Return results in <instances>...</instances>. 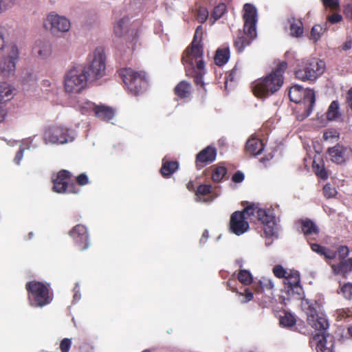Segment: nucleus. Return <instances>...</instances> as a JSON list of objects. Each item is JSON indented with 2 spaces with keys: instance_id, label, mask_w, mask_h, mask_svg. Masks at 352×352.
Segmentation results:
<instances>
[{
  "instance_id": "nucleus-12",
  "label": "nucleus",
  "mask_w": 352,
  "mask_h": 352,
  "mask_svg": "<svg viewBox=\"0 0 352 352\" xmlns=\"http://www.w3.org/2000/svg\"><path fill=\"white\" fill-rule=\"evenodd\" d=\"M85 68L91 80H97L105 75L106 55L102 47H96L89 55V64Z\"/></svg>"
},
{
  "instance_id": "nucleus-40",
  "label": "nucleus",
  "mask_w": 352,
  "mask_h": 352,
  "mask_svg": "<svg viewBox=\"0 0 352 352\" xmlns=\"http://www.w3.org/2000/svg\"><path fill=\"white\" fill-rule=\"evenodd\" d=\"M239 280L245 285H248L252 282V276L250 272L245 270H241L238 274Z\"/></svg>"
},
{
  "instance_id": "nucleus-31",
  "label": "nucleus",
  "mask_w": 352,
  "mask_h": 352,
  "mask_svg": "<svg viewBox=\"0 0 352 352\" xmlns=\"http://www.w3.org/2000/svg\"><path fill=\"white\" fill-rule=\"evenodd\" d=\"M179 168V164L177 162L167 161L165 158L162 160V166L160 169L162 175L168 177L173 174Z\"/></svg>"
},
{
  "instance_id": "nucleus-4",
  "label": "nucleus",
  "mask_w": 352,
  "mask_h": 352,
  "mask_svg": "<svg viewBox=\"0 0 352 352\" xmlns=\"http://www.w3.org/2000/svg\"><path fill=\"white\" fill-rule=\"evenodd\" d=\"M242 212L244 213L246 220L261 221L263 225L264 233L267 237H278L279 227L272 210L263 209L258 205L254 204L247 206Z\"/></svg>"
},
{
  "instance_id": "nucleus-53",
  "label": "nucleus",
  "mask_w": 352,
  "mask_h": 352,
  "mask_svg": "<svg viewBox=\"0 0 352 352\" xmlns=\"http://www.w3.org/2000/svg\"><path fill=\"white\" fill-rule=\"evenodd\" d=\"M325 7L335 10L339 6L338 0H321Z\"/></svg>"
},
{
  "instance_id": "nucleus-51",
  "label": "nucleus",
  "mask_w": 352,
  "mask_h": 352,
  "mask_svg": "<svg viewBox=\"0 0 352 352\" xmlns=\"http://www.w3.org/2000/svg\"><path fill=\"white\" fill-rule=\"evenodd\" d=\"M339 258L344 259L346 258L349 253V250L347 246L341 245L338 248V250L336 252Z\"/></svg>"
},
{
  "instance_id": "nucleus-42",
  "label": "nucleus",
  "mask_w": 352,
  "mask_h": 352,
  "mask_svg": "<svg viewBox=\"0 0 352 352\" xmlns=\"http://www.w3.org/2000/svg\"><path fill=\"white\" fill-rule=\"evenodd\" d=\"M258 283L261 289L263 291L272 290L274 287V282L268 277H262Z\"/></svg>"
},
{
  "instance_id": "nucleus-25",
  "label": "nucleus",
  "mask_w": 352,
  "mask_h": 352,
  "mask_svg": "<svg viewBox=\"0 0 352 352\" xmlns=\"http://www.w3.org/2000/svg\"><path fill=\"white\" fill-rule=\"evenodd\" d=\"M175 94L180 98L188 99L192 93V86L186 81L180 82L175 88Z\"/></svg>"
},
{
  "instance_id": "nucleus-52",
  "label": "nucleus",
  "mask_w": 352,
  "mask_h": 352,
  "mask_svg": "<svg viewBox=\"0 0 352 352\" xmlns=\"http://www.w3.org/2000/svg\"><path fill=\"white\" fill-rule=\"evenodd\" d=\"M72 345V340L64 338L60 344V349L62 352H69Z\"/></svg>"
},
{
  "instance_id": "nucleus-1",
  "label": "nucleus",
  "mask_w": 352,
  "mask_h": 352,
  "mask_svg": "<svg viewBox=\"0 0 352 352\" xmlns=\"http://www.w3.org/2000/svg\"><path fill=\"white\" fill-rule=\"evenodd\" d=\"M301 307L307 316L308 324L316 331H320L312 337L311 344L316 346L317 352H334L333 340L327 333L329 322L324 314L321 311L318 302L302 299Z\"/></svg>"
},
{
  "instance_id": "nucleus-55",
  "label": "nucleus",
  "mask_w": 352,
  "mask_h": 352,
  "mask_svg": "<svg viewBox=\"0 0 352 352\" xmlns=\"http://www.w3.org/2000/svg\"><path fill=\"white\" fill-rule=\"evenodd\" d=\"M342 19V16L338 13L333 14L332 15H329L327 16V20L331 23H337L340 21H341Z\"/></svg>"
},
{
  "instance_id": "nucleus-36",
  "label": "nucleus",
  "mask_w": 352,
  "mask_h": 352,
  "mask_svg": "<svg viewBox=\"0 0 352 352\" xmlns=\"http://www.w3.org/2000/svg\"><path fill=\"white\" fill-rule=\"evenodd\" d=\"M340 116V105L337 100H333L329 105L327 118L329 120H335Z\"/></svg>"
},
{
  "instance_id": "nucleus-56",
  "label": "nucleus",
  "mask_w": 352,
  "mask_h": 352,
  "mask_svg": "<svg viewBox=\"0 0 352 352\" xmlns=\"http://www.w3.org/2000/svg\"><path fill=\"white\" fill-rule=\"evenodd\" d=\"M244 174L242 172L237 171L233 175L232 180L234 183H241L244 180Z\"/></svg>"
},
{
  "instance_id": "nucleus-41",
  "label": "nucleus",
  "mask_w": 352,
  "mask_h": 352,
  "mask_svg": "<svg viewBox=\"0 0 352 352\" xmlns=\"http://www.w3.org/2000/svg\"><path fill=\"white\" fill-rule=\"evenodd\" d=\"M313 167L315 170V173L318 177L322 179H326L328 178V173L326 170L323 164H317L316 160L314 161Z\"/></svg>"
},
{
  "instance_id": "nucleus-10",
  "label": "nucleus",
  "mask_w": 352,
  "mask_h": 352,
  "mask_svg": "<svg viewBox=\"0 0 352 352\" xmlns=\"http://www.w3.org/2000/svg\"><path fill=\"white\" fill-rule=\"evenodd\" d=\"M28 292V300L30 306L43 307L50 304L52 297L49 294L47 287L41 282L31 281L26 284Z\"/></svg>"
},
{
  "instance_id": "nucleus-27",
  "label": "nucleus",
  "mask_w": 352,
  "mask_h": 352,
  "mask_svg": "<svg viewBox=\"0 0 352 352\" xmlns=\"http://www.w3.org/2000/svg\"><path fill=\"white\" fill-rule=\"evenodd\" d=\"M37 80V74L32 69L27 68L23 71L21 75V81L24 86H34L36 85Z\"/></svg>"
},
{
  "instance_id": "nucleus-37",
  "label": "nucleus",
  "mask_w": 352,
  "mask_h": 352,
  "mask_svg": "<svg viewBox=\"0 0 352 352\" xmlns=\"http://www.w3.org/2000/svg\"><path fill=\"white\" fill-rule=\"evenodd\" d=\"M302 230L305 235L316 234L318 232V228L316 225L309 219L302 221Z\"/></svg>"
},
{
  "instance_id": "nucleus-50",
  "label": "nucleus",
  "mask_w": 352,
  "mask_h": 352,
  "mask_svg": "<svg viewBox=\"0 0 352 352\" xmlns=\"http://www.w3.org/2000/svg\"><path fill=\"white\" fill-rule=\"evenodd\" d=\"M338 138V133L337 131L333 129H330L326 131L323 134V138L325 140H332L333 139H336Z\"/></svg>"
},
{
  "instance_id": "nucleus-20",
  "label": "nucleus",
  "mask_w": 352,
  "mask_h": 352,
  "mask_svg": "<svg viewBox=\"0 0 352 352\" xmlns=\"http://www.w3.org/2000/svg\"><path fill=\"white\" fill-rule=\"evenodd\" d=\"M33 51L41 59L48 58L52 54V47L48 41L37 40L34 45Z\"/></svg>"
},
{
  "instance_id": "nucleus-58",
  "label": "nucleus",
  "mask_w": 352,
  "mask_h": 352,
  "mask_svg": "<svg viewBox=\"0 0 352 352\" xmlns=\"http://www.w3.org/2000/svg\"><path fill=\"white\" fill-rule=\"evenodd\" d=\"M311 248L313 252H315L320 255H323L325 247L320 245L319 244L317 243H312L311 245Z\"/></svg>"
},
{
  "instance_id": "nucleus-3",
  "label": "nucleus",
  "mask_w": 352,
  "mask_h": 352,
  "mask_svg": "<svg viewBox=\"0 0 352 352\" xmlns=\"http://www.w3.org/2000/svg\"><path fill=\"white\" fill-rule=\"evenodd\" d=\"M287 67L286 62H280L271 73L256 80L253 85L254 95L259 98H266L276 92L283 84V74Z\"/></svg>"
},
{
  "instance_id": "nucleus-22",
  "label": "nucleus",
  "mask_w": 352,
  "mask_h": 352,
  "mask_svg": "<svg viewBox=\"0 0 352 352\" xmlns=\"http://www.w3.org/2000/svg\"><path fill=\"white\" fill-rule=\"evenodd\" d=\"M245 148L250 154L258 155L263 151L264 144L261 140L252 137L247 141Z\"/></svg>"
},
{
  "instance_id": "nucleus-28",
  "label": "nucleus",
  "mask_w": 352,
  "mask_h": 352,
  "mask_svg": "<svg viewBox=\"0 0 352 352\" xmlns=\"http://www.w3.org/2000/svg\"><path fill=\"white\" fill-rule=\"evenodd\" d=\"M335 274H345L352 270V258L342 261L338 265H331Z\"/></svg>"
},
{
  "instance_id": "nucleus-57",
  "label": "nucleus",
  "mask_w": 352,
  "mask_h": 352,
  "mask_svg": "<svg viewBox=\"0 0 352 352\" xmlns=\"http://www.w3.org/2000/svg\"><path fill=\"white\" fill-rule=\"evenodd\" d=\"M76 181L79 185L84 186L88 183L89 179L85 173H81L77 177Z\"/></svg>"
},
{
  "instance_id": "nucleus-39",
  "label": "nucleus",
  "mask_w": 352,
  "mask_h": 352,
  "mask_svg": "<svg viewBox=\"0 0 352 352\" xmlns=\"http://www.w3.org/2000/svg\"><path fill=\"white\" fill-rule=\"evenodd\" d=\"M279 322L282 327L289 328L296 324V319L292 314L285 312L283 316L280 317Z\"/></svg>"
},
{
  "instance_id": "nucleus-6",
  "label": "nucleus",
  "mask_w": 352,
  "mask_h": 352,
  "mask_svg": "<svg viewBox=\"0 0 352 352\" xmlns=\"http://www.w3.org/2000/svg\"><path fill=\"white\" fill-rule=\"evenodd\" d=\"M119 75L127 90L133 95L138 96L144 93L149 86V80L143 71L136 72L131 68H122Z\"/></svg>"
},
{
  "instance_id": "nucleus-16",
  "label": "nucleus",
  "mask_w": 352,
  "mask_h": 352,
  "mask_svg": "<svg viewBox=\"0 0 352 352\" xmlns=\"http://www.w3.org/2000/svg\"><path fill=\"white\" fill-rule=\"evenodd\" d=\"M70 173L62 170L53 177V189L58 193H78L80 191L74 184H69Z\"/></svg>"
},
{
  "instance_id": "nucleus-7",
  "label": "nucleus",
  "mask_w": 352,
  "mask_h": 352,
  "mask_svg": "<svg viewBox=\"0 0 352 352\" xmlns=\"http://www.w3.org/2000/svg\"><path fill=\"white\" fill-rule=\"evenodd\" d=\"M88 75L85 67L78 65L69 69L65 74L64 88L67 93H80L87 86Z\"/></svg>"
},
{
  "instance_id": "nucleus-29",
  "label": "nucleus",
  "mask_w": 352,
  "mask_h": 352,
  "mask_svg": "<svg viewBox=\"0 0 352 352\" xmlns=\"http://www.w3.org/2000/svg\"><path fill=\"white\" fill-rule=\"evenodd\" d=\"M230 53L228 47L219 48L214 56V63L219 66H222L227 63L230 58Z\"/></svg>"
},
{
  "instance_id": "nucleus-5",
  "label": "nucleus",
  "mask_w": 352,
  "mask_h": 352,
  "mask_svg": "<svg viewBox=\"0 0 352 352\" xmlns=\"http://www.w3.org/2000/svg\"><path fill=\"white\" fill-rule=\"evenodd\" d=\"M201 30V25L197 28L194 39L190 46L184 51L182 56V62L188 76H190V74L195 69L201 71L205 67L203 59V47L200 41H197L198 34Z\"/></svg>"
},
{
  "instance_id": "nucleus-15",
  "label": "nucleus",
  "mask_w": 352,
  "mask_h": 352,
  "mask_svg": "<svg viewBox=\"0 0 352 352\" xmlns=\"http://www.w3.org/2000/svg\"><path fill=\"white\" fill-rule=\"evenodd\" d=\"M45 27L52 34H57L68 32L71 28V23L66 16L51 12L46 17Z\"/></svg>"
},
{
  "instance_id": "nucleus-9",
  "label": "nucleus",
  "mask_w": 352,
  "mask_h": 352,
  "mask_svg": "<svg viewBox=\"0 0 352 352\" xmlns=\"http://www.w3.org/2000/svg\"><path fill=\"white\" fill-rule=\"evenodd\" d=\"M325 69V63L314 58L305 59L296 71V77L302 81H315Z\"/></svg>"
},
{
  "instance_id": "nucleus-46",
  "label": "nucleus",
  "mask_w": 352,
  "mask_h": 352,
  "mask_svg": "<svg viewBox=\"0 0 352 352\" xmlns=\"http://www.w3.org/2000/svg\"><path fill=\"white\" fill-rule=\"evenodd\" d=\"M16 1V0H0V13L12 8L15 4Z\"/></svg>"
},
{
  "instance_id": "nucleus-38",
  "label": "nucleus",
  "mask_w": 352,
  "mask_h": 352,
  "mask_svg": "<svg viewBox=\"0 0 352 352\" xmlns=\"http://www.w3.org/2000/svg\"><path fill=\"white\" fill-rule=\"evenodd\" d=\"M212 169V179L214 182H220L227 173L226 168L222 166H214Z\"/></svg>"
},
{
  "instance_id": "nucleus-45",
  "label": "nucleus",
  "mask_w": 352,
  "mask_h": 352,
  "mask_svg": "<svg viewBox=\"0 0 352 352\" xmlns=\"http://www.w3.org/2000/svg\"><path fill=\"white\" fill-rule=\"evenodd\" d=\"M226 10V7L225 4H220L216 6L212 12V17L214 20H217L221 17V16L225 13Z\"/></svg>"
},
{
  "instance_id": "nucleus-49",
  "label": "nucleus",
  "mask_w": 352,
  "mask_h": 352,
  "mask_svg": "<svg viewBox=\"0 0 352 352\" xmlns=\"http://www.w3.org/2000/svg\"><path fill=\"white\" fill-rule=\"evenodd\" d=\"M273 273L278 278H285L288 272L281 265H276L273 268Z\"/></svg>"
},
{
  "instance_id": "nucleus-11",
  "label": "nucleus",
  "mask_w": 352,
  "mask_h": 352,
  "mask_svg": "<svg viewBox=\"0 0 352 352\" xmlns=\"http://www.w3.org/2000/svg\"><path fill=\"white\" fill-rule=\"evenodd\" d=\"M289 96L291 101L303 104L305 117H308L311 113L316 102V96L313 89H304L300 85H295L289 89Z\"/></svg>"
},
{
  "instance_id": "nucleus-2",
  "label": "nucleus",
  "mask_w": 352,
  "mask_h": 352,
  "mask_svg": "<svg viewBox=\"0 0 352 352\" xmlns=\"http://www.w3.org/2000/svg\"><path fill=\"white\" fill-rule=\"evenodd\" d=\"M244 25L243 31H239L234 41V47L238 52H242L256 37V23L258 12L256 8L251 3H245L243 8Z\"/></svg>"
},
{
  "instance_id": "nucleus-61",
  "label": "nucleus",
  "mask_w": 352,
  "mask_h": 352,
  "mask_svg": "<svg viewBox=\"0 0 352 352\" xmlns=\"http://www.w3.org/2000/svg\"><path fill=\"white\" fill-rule=\"evenodd\" d=\"M8 114V111L4 104H0V123L3 122Z\"/></svg>"
},
{
  "instance_id": "nucleus-32",
  "label": "nucleus",
  "mask_w": 352,
  "mask_h": 352,
  "mask_svg": "<svg viewBox=\"0 0 352 352\" xmlns=\"http://www.w3.org/2000/svg\"><path fill=\"white\" fill-rule=\"evenodd\" d=\"M212 192V188L211 185L209 184H201L199 186L197 190L196 191V201L199 202H206L211 201L214 198L208 199L204 198L202 197L209 195Z\"/></svg>"
},
{
  "instance_id": "nucleus-62",
  "label": "nucleus",
  "mask_w": 352,
  "mask_h": 352,
  "mask_svg": "<svg viewBox=\"0 0 352 352\" xmlns=\"http://www.w3.org/2000/svg\"><path fill=\"white\" fill-rule=\"evenodd\" d=\"M74 301L78 302L81 298V294L80 293L79 284L78 283H76V285H75V287L74 288Z\"/></svg>"
},
{
  "instance_id": "nucleus-8",
  "label": "nucleus",
  "mask_w": 352,
  "mask_h": 352,
  "mask_svg": "<svg viewBox=\"0 0 352 352\" xmlns=\"http://www.w3.org/2000/svg\"><path fill=\"white\" fill-rule=\"evenodd\" d=\"M76 138L75 131L63 125H52L43 131V142L48 145H61L72 142Z\"/></svg>"
},
{
  "instance_id": "nucleus-59",
  "label": "nucleus",
  "mask_w": 352,
  "mask_h": 352,
  "mask_svg": "<svg viewBox=\"0 0 352 352\" xmlns=\"http://www.w3.org/2000/svg\"><path fill=\"white\" fill-rule=\"evenodd\" d=\"M25 148H20L19 151L16 153V156L14 159V162L16 164L19 165L23 157L24 153Z\"/></svg>"
},
{
  "instance_id": "nucleus-30",
  "label": "nucleus",
  "mask_w": 352,
  "mask_h": 352,
  "mask_svg": "<svg viewBox=\"0 0 352 352\" xmlns=\"http://www.w3.org/2000/svg\"><path fill=\"white\" fill-rule=\"evenodd\" d=\"M13 89L6 82L0 81V104H4L12 98Z\"/></svg>"
},
{
  "instance_id": "nucleus-17",
  "label": "nucleus",
  "mask_w": 352,
  "mask_h": 352,
  "mask_svg": "<svg viewBox=\"0 0 352 352\" xmlns=\"http://www.w3.org/2000/svg\"><path fill=\"white\" fill-rule=\"evenodd\" d=\"M69 234L80 250H85L88 248L89 245V233L85 226L76 225L69 231Z\"/></svg>"
},
{
  "instance_id": "nucleus-47",
  "label": "nucleus",
  "mask_w": 352,
  "mask_h": 352,
  "mask_svg": "<svg viewBox=\"0 0 352 352\" xmlns=\"http://www.w3.org/2000/svg\"><path fill=\"white\" fill-rule=\"evenodd\" d=\"M208 12L206 8H201L198 10L197 14V19L199 23H202L205 22L206 21V19H208Z\"/></svg>"
},
{
  "instance_id": "nucleus-14",
  "label": "nucleus",
  "mask_w": 352,
  "mask_h": 352,
  "mask_svg": "<svg viewBox=\"0 0 352 352\" xmlns=\"http://www.w3.org/2000/svg\"><path fill=\"white\" fill-rule=\"evenodd\" d=\"M19 54V47L16 44L11 45L8 49V56L3 57L0 63V72L3 76L10 77L15 74Z\"/></svg>"
},
{
  "instance_id": "nucleus-26",
  "label": "nucleus",
  "mask_w": 352,
  "mask_h": 352,
  "mask_svg": "<svg viewBox=\"0 0 352 352\" xmlns=\"http://www.w3.org/2000/svg\"><path fill=\"white\" fill-rule=\"evenodd\" d=\"M328 153L332 162L338 164L345 162L342 151V145L338 144L335 146L329 148Z\"/></svg>"
},
{
  "instance_id": "nucleus-64",
  "label": "nucleus",
  "mask_w": 352,
  "mask_h": 352,
  "mask_svg": "<svg viewBox=\"0 0 352 352\" xmlns=\"http://www.w3.org/2000/svg\"><path fill=\"white\" fill-rule=\"evenodd\" d=\"M80 352H94L92 346L87 344H85L80 347Z\"/></svg>"
},
{
  "instance_id": "nucleus-18",
  "label": "nucleus",
  "mask_w": 352,
  "mask_h": 352,
  "mask_svg": "<svg viewBox=\"0 0 352 352\" xmlns=\"http://www.w3.org/2000/svg\"><path fill=\"white\" fill-rule=\"evenodd\" d=\"M249 229V223L246 221L244 213L236 211L230 217V230L236 235H241Z\"/></svg>"
},
{
  "instance_id": "nucleus-24",
  "label": "nucleus",
  "mask_w": 352,
  "mask_h": 352,
  "mask_svg": "<svg viewBox=\"0 0 352 352\" xmlns=\"http://www.w3.org/2000/svg\"><path fill=\"white\" fill-rule=\"evenodd\" d=\"M97 104L85 99L81 98L77 101L75 107L77 110L80 111L82 114H89L96 111Z\"/></svg>"
},
{
  "instance_id": "nucleus-33",
  "label": "nucleus",
  "mask_w": 352,
  "mask_h": 352,
  "mask_svg": "<svg viewBox=\"0 0 352 352\" xmlns=\"http://www.w3.org/2000/svg\"><path fill=\"white\" fill-rule=\"evenodd\" d=\"M289 34L293 37H300L303 34V25L300 20L294 18L289 20Z\"/></svg>"
},
{
  "instance_id": "nucleus-23",
  "label": "nucleus",
  "mask_w": 352,
  "mask_h": 352,
  "mask_svg": "<svg viewBox=\"0 0 352 352\" xmlns=\"http://www.w3.org/2000/svg\"><path fill=\"white\" fill-rule=\"evenodd\" d=\"M114 111L111 107L104 104H97L94 115L96 118L109 122L114 117Z\"/></svg>"
},
{
  "instance_id": "nucleus-35",
  "label": "nucleus",
  "mask_w": 352,
  "mask_h": 352,
  "mask_svg": "<svg viewBox=\"0 0 352 352\" xmlns=\"http://www.w3.org/2000/svg\"><path fill=\"white\" fill-rule=\"evenodd\" d=\"M327 30V24H324V25L320 24L315 25L311 30L309 39L314 43H316L320 39Z\"/></svg>"
},
{
  "instance_id": "nucleus-48",
  "label": "nucleus",
  "mask_w": 352,
  "mask_h": 352,
  "mask_svg": "<svg viewBox=\"0 0 352 352\" xmlns=\"http://www.w3.org/2000/svg\"><path fill=\"white\" fill-rule=\"evenodd\" d=\"M204 72H205L204 69L201 71L195 69L192 73L190 74V75H192V74H195V82L197 85H200L201 87H204V83L203 82L202 77L204 74Z\"/></svg>"
},
{
  "instance_id": "nucleus-13",
  "label": "nucleus",
  "mask_w": 352,
  "mask_h": 352,
  "mask_svg": "<svg viewBox=\"0 0 352 352\" xmlns=\"http://www.w3.org/2000/svg\"><path fill=\"white\" fill-rule=\"evenodd\" d=\"M283 293L287 296H283L285 301H289L291 299L301 300L302 301V299H305L302 298L304 292L300 285V273L298 271L291 270L287 273L284 279Z\"/></svg>"
},
{
  "instance_id": "nucleus-44",
  "label": "nucleus",
  "mask_w": 352,
  "mask_h": 352,
  "mask_svg": "<svg viewBox=\"0 0 352 352\" xmlns=\"http://www.w3.org/2000/svg\"><path fill=\"white\" fill-rule=\"evenodd\" d=\"M323 194L325 197L330 199L334 197L337 194V190L335 187L331 184H327L323 188Z\"/></svg>"
},
{
  "instance_id": "nucleus-54",
  "label": "nucleus",
  "mask_w": 352,
  "mask_h": 352,
  "mask_svg": "<svg viewBox=\"0 0 352 352\" xmlns=\"http://www.w3.org/2000/svg\"><path fill=\"white\" fill-rule=\"evenodd\" d=\"M342 151L345 162L352 158V146H344L342 145Z\"/></svg>"
},
{
  "instance_id": "nucleus-21",
  "label": "nucleus",
  "mask_w": 352,
  "mask_h": 352,
  "mask_svg": "<svg viewBox=\"0 0 352 352\" xmlns=\"http://www.w3.org/2000/svg\"><path fill=\"white\" fill-rule=\"evenodd\" d=\"M131 26L129 17L124 16L116 21L113 32L117 36L121 37L129 32Z\"/></svg>"
},
{
  "instance_id": "nucleus-60",
  "label": "nucleus",
  "mask_w": 352,
  "mask_h": 352,
  "mask_svg": "<svg viewBox=\"0 0 352 352\" xmlns=\"http://www.w3.org/2000/svg\"><path fill=\"white\" fill-rule=\"evenodd\" d=\"M322 256L328 259H333L337 256V253L325 248Z\"/></svg>"
},
{
  "instance_id": "nucleus-19",
  "label": "nucleus",
  "mask_w": 352,
  "mask_h": 352,
  "mask_svg": "<svg viewBox=\"0 0 352 352\" xmlns=\"http://www.w3.org/2000/svg\"><path fill=\"white\" fill-rule=\"evenodd\" d=\"M217 157V150L214 147L208 146L201 150L196 156V166L201 169L207 164L213 162Z\"/></svg>"
},
{
  "instance_id": "nucleus-34",
  "label": "nucleus",
  "mask_w": 352,
  "mask_h": 352,
  "mask_svg": "<svg viewBox=\"0 0 352 352\" xmlns=\"http://www.w3.org/2000/svg\"><path fill=\"white\" fill-rule=\"evenodd\" d=\"M228 286L229 287L230 289L234 292H236L239 296V297L241 298L240 299L241 303L248 302L252 300L254 297L252 292L248 288H244L243 290L239 292L236 288H234L232 285V283L230 281L228 283Z\"/></svg>"
},
{
  "instance_id": "nucleus-43",
  "label": "nucleus",
  "mask_w": 352,
  "mask_h": 352,
  "mask_svg": "<svg viewBox=\"0 0 352 352\" xmlns=\"http://www.w3.org/2000/svg\"><path fill=\"white\" fill-rule=\"evenodd\" d=\"M339 294H342L344 298L350 300L352 298V283H347L340 287Z\"/></svg>"
},
{
  "instance_id": "nucleus-63",
  "label": "nucleus",
  "mask_w": 352,
  "mask_h": 352,
  "mask_svg": "<svg viewBox=\"0 0 352 352\" xmlns=\"http://www.w3.org/2000/svg\"><path fill=\"white\" fill-rule=\"evenodd\" d=\"M5 28L0 26V51L4 48L5 38H4Z\"/></svg>"
}]
</instances>
